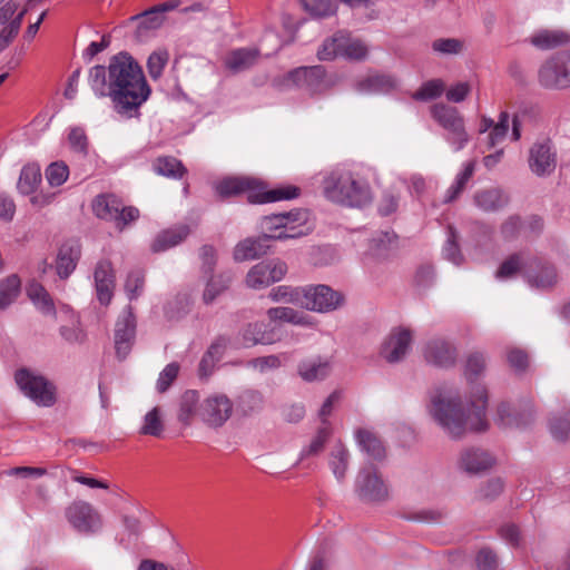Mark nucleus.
Instances as JSON below:
<instances>
[{"label": "nucleus", "mask_w": 570, "mask_h": 570, "mask_svg": "<svg viewBox=\"0 0 570 570\" xmlns=\"http://www.w3.org/2000/svg\"><path fill=\"white\" fill-rule=\"evenodd\" d=\"M485 364V356L480 352H473L466 358L464 375L471 383L466 411L456 396L438 393L431 399L430 415L453 440L462 439L470 432H483L488 429V391L483 384L475 383L484 373Z\"/></svg>", "instance_id": "nucleus-1"}, {"label": "nucleus", "mask_w": 570, "mask_h": 570, "mask_svg": "<svg viewBox=\"0 0 570 570\" xmlns=\"http://www.w3.org/2000/svg\"><path fill=\"white\" fill-rule=\"evenodd\" d=\"M88 80L97 97H109L115 111L129 118L138 114L150 95L142 69L124 52L114 56L108 67L94 66Z\"/></svg>", "instance_id": "nucleus-2"}, {"label": "nucleus", "mask_w": 570, "mask_h": 570, "mask_svg": "<svg viewBox=\"0 0 570 570\" xmlns=\"http://www.w3.org/2000/svg\"><path fill=\"white\" fill-rule=\"evenodd\" d=\"M322 187L327 199L346 207L362 208L373 200L367 179L353 168H333L324 175Z\"/></svg>", "instance_id": "nucleus-3"}, {"label": "nucleus", "mask_w": 570, "mask_h": 570, "mask_svg": "<svg viewBox=\"0 0 570 570\" xmlns=\"http://www.w3.org/2000/svg\"><path fill=\"white\" fill-rule=\"evenodd\" d=\"M216 191L222 197H232L246 193L248 202L253 204L293 199L299 195V189L294 186L266 190L258 180L250 177L225 178L216 185Z\"/></svg>", "instance_id": "nucleus-4"}, {"label": "nucleus", "mask_w": 570, "mask_h": 570, "mask_svg": "<svg viewBox=\"0 0 570 570\" xmlns=\"http://www.w3.org/2000/svg\"><path fill=\"white\" fill-rule=\"evenodd\" d=\"M308 216L307 210L295 209L263 217L264 239H287L307 235L312 229L308 224Z\"/></svg>", "instance_id": "nucleus-5"}, {"label": "nucleus", "mask_w": 570, "mask_h": 570, "mask_svg": "<svg viewBox=\"0 0 570 570\" xmlns=\"http://www.w3.org/2000/svg\"><path fill=\"white\" fill-rule=\"evenodd\" d=\"M94 214L106 222L115 224L118 230H124L127 225L139 218V210L134 206H126L114 194H101L95 197L91 204Z\"/></svg>", "instance_id": "nucleus-6"}, {"label": "nucleus", "mask_w": 570, "mask_h": 570, "mask_svg": "<svg viewBox=\"0 0 570 570\" xmlns=\"http://www.w3.org/2000/svg\"><path fill=\"white\" fill-rule=\"evenodd\" d=\"M20 391L39 406H52L56 401V386L45 376L28 368H20L14 374Z\"/></svg>", "instance_id": "nucleus-7"}, {"label": "nucleus", "mask_w": 570, "mask_h": 570, "mask_svg": "<svg viewBox=\"0 0 570 570\" xmlns=\"http://www.w3.org/2000/svg\"><path fill=\"white\" fill-rule=\"evenodd\" d=\"M354 489L357 497L367 503L383 502L389 498L387 484L372 464H365L360 469Z\"/></svg>", "instance_id": "nucleus-8"}, {"label": "nucleus", "mask_w": 570, "mask_h": 570, "mask_svg": "<svg viewBox=\"0 0 570 570\" xmlns=\"http://www.w3.org/2000/svg\"><path fill=\"white\" fill-rule=\"evenodd\" d=\"M233 413L234 403L226 394L212 393L200 402V421L208 428H222Z\"/></svg>", "instance_id": "nucleus-9"}, {"label": "nucleus", "mask_w": 570, "mask_h": 570, "mask_svg": "<svg viewBox=\"0 0 570 570\" xmlns=\"http://www.w3.org/2000/svg\"><path fill=\"white\" fill-rule=\"evenodd\" d=\"M343 295L327 285H316L303 288L302 306L309 311L327 313L336 309L343 303Z\"/></svg>", "instance_id": "nucleus-10"}, {"label": "nucleus", "mask_w": 570, "mask_h": 570, "mask_svg": "<svg viewBox=\"0 0 570 570\" xmlns=\"http://www.w3.org/2000/svg\"><path fill=\"white\" fill-rule=\"evenodd\" d=\"M286 273V263L279 259L264 261L254 265L248 271L245 283L252 289H262L282 281Z\"/></svg>", "instance_id": "nucleus-11"}, {"label": "nucleus", "mask_w": 570, "mask_h": 570, "mask_svg": "<svg viewBox=\"0 0 570 570\" xmlns=\"http://www.w3.org/2000/svg\"><path fill=\"white\" fill-rule=\"evenodd\" d=\"M529 167L531 171L539 176H550L557 167V151L550 139H541L529 149Z\"/></svg>", "instance_id": "nucleus-12"}, {"label": "nucleus", "mask_w": 570, "mask_h": 570, "mask_svg": "<svg viewBox=\"0 0 570 570\" xmlns=\"http://www.w3.org/2000/svg\"><path fill=\"white\" fill-rule=\"evenodd\" d=\"M68 522L81 533H94L101 528V518L86 501H75L66 509Z\"/></svg>", "instance_id": "nucleus-13"}, {"label": "nucleus", "mask_w": 570, "mask_h": 570, "mask_svg": "<svg viewBox=\"0 0 570 570\" xmlns=\"http://www.w3.org/2000/svg\"><path fill=\"white\" fill-rule=\"evenodd\" d=\"M412 332L406 327H394L383 341L380 355L389 363L402 361L411 350Z\"/></svg>", "instance_id": "nucleus-14"}, {"label": "nucleus", "mask_w": 570, "mask_h": 570, "mask_svg": "<svg viewBox=\"0 0 570 570\" xmlns=\"http://www.w3.org/2000/svg\"><path fill=\"white\" fill-rule=\"evenodd\" d=\"M567 71L561 53H557L540 67L539 82L548 89L570 87V73Z\"/></svg>", "instance_id": "nucleus-15"}, {"label": "nucleus", "mask_w": 570, "mask_h": 570, "mask_svg": "<svg viewBox=\"0 0 570 570\" xmlns=\"http://www.w3.org/2000/svg\"><path fill=\"white\" fill-rule=\"evenodd\" d=\"M136 335V318L128 306L118 318L115 328V348L119 358H125L134 344Z\"/></svg>", "instance_id": "nucleus-16"}, {"label": "nucleus", "mask_w": 570, "mask_h": 570, "mask_svg": "<svg viewBox=\"0 0 570 570\" xmlns=\"http://www.w3.org/2000/svg\"><path fill=\"white\" fill-rule=\"evenodd\" d=\"M286 79L312 95L322 92L326 88L325 69L322 66L296 68L288 72Z\"/></svg>", "instance_id": "nucleus-17"}, {"label": "nucleus", "mask_w": 570, "mask_h": 570, "mask_svg": "<svg viewBox=\"0 0 570 570\" xmlns=\"http://www.w3.org/2000/svg\"><path fill=\"white\" fill-rule=\"evenodd\" d=\"M494 462V458L485 450L465 448L458 456L456 466L460 471L468 474H479L491 469Z\"/></svg>", "instance_id": "nucleus-18"}, {"label": "nucleus", "mask_w": 570, "mask_h": 570, "mask_svg": "<svg viewBox=\"0 0 570 570\" xmlns=\"http://www.w3.org/2000/svg\"><path fill=\"white\" fill-rule=\"evenodd\" d=\"M423 354L428 363L439 367L452 366L456 361V348L442 338L431 340L425 345Z\"/></svg>", "instance_id": "nucleus-19"}, {"label": "nucleus", "mask_w": 570, "mask_h": 570, "mask_svg": "<svg viewBox=\"0 0 570 570\" xmlns=\"http://www.w3.org/2000/svg\"><path fill=\"white\" fill-rule=\"evenodd\" d=\"M94 279L98 301L108 305L111 302L115 288L112 264L107 259L99 261L94 272Z\"/></svg>", "instance_id": "nucleus-20"}, {"label": "nucleus", "mask_w": 570, "mask_h": 570, "mask_svg": "<svg viewBox=\"0 0 570 570\" xmlns=\"http://www.w3.org/2000/svg\"><path fill=\"white\" fill-rule=\"evenodd\" d=\"M242 345L245 347L255 346L258 344L269 345L276 343L279 338L273 328H268L262 322L247 324L240 331Z\"/></svg>", "instance_id": "nucleus-21"}, {"label": "nucleus", "mask_w": 570, "mask_h": 570, "mask_svg": "<svg viewBox=\"0 0 570 570\" xmlns=\"http://www.w3.org/2000/svg\"><path fill=\"white\" fill-rule=\"evenodd\" d=\"M298 375L305 382L326 379L332 372V363L327 358L312 357L303 360L297 367Z\"/></svg>", "instance_id": "nucleus-22"}, {"label": "nucleus", "mask_w": 570, "mask_h": 570, "mask_svg": "<svg viewBox=\"0 0 570 570\" xmlns=\"http://www.w3.org/2000/svg\"><path fill=\"white\" fill-rule=\"evenodd\" d=\"M266 314L269 321L274 323L284 322L311 328L315 327L316 325L312 316L303 312H298L292 307H272L267 311Z\"/></svg>", "instance_id": "nucleus-23"}, {"label": "nucleus", "mask_w": 570, "mask_h": 570, "mask_svg": "<svg viewBox=\"0 0 570 570\" xmlns=\"http://www.w3.org/2000/svg\"><path fill=\"white\" fill-rule=\"evenodd\" d=\"M397 80L391 75H371L356 83L362 94H386L397 88Z\"/></svg>", "instance_id": "nucleus-24"}, {"label": "nucleus", "mask_w": 570, "mask_h": 570, "mask_svg": "<svg viewBox=\"0 0 570 570\" xmlns=\"http://www.w3.org/2000/svg\"><path fill=\"white\" fill-rule=\"evenodd\" d=\"M177 417L185 425H190L196 417L200 420V402L197 391L187 390L183 393L178 403Z\"/></svg>", "instance_id": "nucleus-25"}, {"label": "nucleus", "mask_w": 570, "mask_h": 570, "mask_svg": "<svg viewBox=\"0 0 570 570\" xmlns=\"http://www.w3.org/2000/svg\"><path fill=\"white\" fill-rule=\"evenodd\" d=\"M80 257V246L76 242L63 244L57 257V273L61 278H67L76 268Z\"/></svg>", "instance_id": "nucleus-26"}, {"label": "nucleus", "mask_w": 570, "mask_h": 570, "mask_svg": "<svg viewBox=\"0 0 570 570\" xmlns=\"http://www.w3.org/2000/svg\"><path fill=\"white\" fill-rule=\"evenodd\" d=\"M267 239L264 236L257 238H246L239 242L234 248V258L237 262L256 259L262 255H265L268 249V245L265 244Z\"/></svg>", "instance_id": "nucleus-27"}, {"label": "nucleus", "mask_w": 570, "mask_h": 570, "mask_svg": "<svg viewBox=\"0 0 570 570\" xmlns=\"http://www.w3.org/2000/svg\"><path fill=\"white\" fill-rule=\"evenodd\" d=\"M258 55V50L253 48L235 49L226 55L224 63L233 72H239L252 67L257 61Z\"/></svg>", "instance_id": "nucleus-28"}, {"label": "nucleus", "mask_w": 570, "mask_h": 570, "mask_svg": "<svg viewBox=\"0 0 570 570\" xmlns=\"http://www.w3.org/2000/svg\"><path fill=\"white\" fill-rule=\"evenodd\" d=\"M431 116L445 131L464 124V119L459 110L445 104L433 105L431 107Z\"/></svg>", "instance_id": "nucleus-29"}, {"label": "nucleus", "mask_w": 570, "mask_h": 570, "mask_svg": "<svg viewBox=\"0 0 570 570\" xmlns=\"http://www.w3.org/2000/svg\"><path fill=\"white\" fill-rule=\"evenodd\" d=\"M189 234L187 226H179L160 232L151 244L154 253L165 252L181 243Z\"/></svg>", "instance_id": "nucleus-30"}, {"label": "nucleus", "mask_w": 570, "mask_h": 570, "mask_svg": "<svg viewBox=\"0 0 570 570\" xmlns=\"http://www.w3.org/2000/svg\"><path fill=\"white\" fill-rule=\"evenodd\" d=\"M151 167L157 175L171 179H180L187 173L183 163L173 156L157 157L153 161Z\"/></svg>", "instance_id": "nucleus-31"}, {"label": "nucleus", "mask_w": 570, "mask_h": 570, "mask_svg": "<svg viewBox=\"0 0 570 570\" xmlns=\"http://www.w3.org/2000/svg\"><path fill=\"white\" fill-rule=\"evenodd\" d=\"M42 179L40 166L36 163L22 167L18 179L17 188L22 195L33 194Z\"/></svg>", "instance_id": "nucleus-32"}, {"label": "nucleus", "mask_w": 570, "mask_h": 570, "mask_svg": "<svg viewBox=\"0 0 570 570\" xmlns=\"http://www.w3.org/2000/svg\"><path fill=\"white\" fill-rule=\"evenodd\" d=\"M508 197L498 188L485 189L474 195L475 205L484 212H495L508 204Z\"/></svg>", "instance_id": "nucleus-33"}, {"label": "nucleus", "mask_w": 570, "mask_h": 570, "mask_svg": "<svg viewBox=\"0 0 570 570\" xmlns=\"http://www.w3.org/2000/svg\"><path fill=\"white\" fill-rule=\"evenodd\" d=\"M530 41L534 47L548 50L568 43L570 36L561 30H541L534 33Z\"/></svg>", "instance_id": "nucleus-34"}, {"label": "nucleus", "mask_w": 570, "mask_h": 570, "mask_svg": "<svg viewBox=\"0 0 570 570\" xmlns=\"http://www.w3.org/2000/svg\"><path fill=\"white\" fill-rule=\"evenodd\" d=\"M356 439L364 452L375 460L381 461L385 456V448L382 441L368 430H360L356 433Z\"/></svg>", "instance_id": "nucleus-35"}, {"label": "nucleus", "mask_w": 570, "mask_h": 570, "mask_svg": "<svg viewBox=\"0 0 570 570\" xmlns=\"http://www.w3.org/2000/svg\"><path fill=\"white\" fill-rule=\"evenodd\" d=\"M350 453L347 449L338 443L336 444L330 454V468L338 481L344 480L347 468H348Z\"/></svg>", "instance_id": "nucleus-36"}, {"label": "nucleus", "mask_w": 570, "mask_h": 570, "mask_svg": "<svg viewBox=\"0 0 570 570\" xmlns=\"http://www.w3.org/2000/svg\"><path fill=\"white\" fill-rule=\"evenodd\" d=\"M368 53L367 46L360 39H353L347 33L342 32L340 57L352 60H362Z\"/></svg>", "instance_id": "nucleus-37"}, {"label": "nucleus", "mask_w": 570, "mask_h": 570, "mask_svg": "<svg viewBox=\"0 0 570 570\" xmlns=\"http://www.w3.org/2000/svg\"><path fill=\"white\" fill-rule=\"evenodd\" d=\"M21 282L14 274L0 281V309L11 305L20 294Z\"/></svg>", "instance_id": "nucleus-38"}, {"label": "nucleus", "mask_w": 570, "mask_h": 570, "mask_svg": "<svg viewBox=\"0 0 570 570\" xmlns=\"http://www.w3.org/2000/svg\"><path fill=\"white\" fill-rule=\"evenodd\" d=\"M27 294L32 303L40 309L43 314H55V305L53 302L45 289V287L39 283H31L27 288Z\"/></svg>", "instance_id": "nucleus-39"}, {"label": "nucleus", "mask_w": 570, "mask_h": 570, "mask_svg": "<svg viewBox=\"0 0 570 570\" xmlns=\"http://www.w3.org/2000/svg\"><path fill=\"white\" fill-rule=\"evenodd\" d=\"M475 161L471 160L463 165V169L456 175L454 183L449 187L445 195V202L454 200L465 188L468 181L474 174Z\"/></svg>", "instance_id": "nucleus-40"}, {"label": "nucleus", "mask_w": 570, "mask_h": 570, "mask_svg": "<svg viewBox=\"0 0 570 570\" xmlns=\"http://www.w3.org/2000/svg\"><path fill=\"white\" fill-rule=\"evenodd\" d=\"M232 276L229 274H219L213 276L206 284L203 299L206 304H212L229 286Z\"/></svg>", "instance_id": "nucleus-41"}, {"label": "nucleus", "mask_w": 570, "mask_h": 570, "mask_svg": "<svg viewBox=\"0 0 570 570\" xmlns=\"http://www.w3.org/2000/svg\"><path fill=\"white\" fill-rule=\"evenodd\" d=\"M62 338L70 344H81L86 340V333L81 327L79 317L70 313L69 324L60 327Z\"/></svg>", "instance_id": "nucleus-42"}, {"label": "nucleus", "mask_w": 570, "mask_h": 570, "mask_svg": "<svg viewBox=\"0 0 570 570\" xmlns=\"http://www.w3.org/2000/svg\"><path fill=\"white\" fill-rule=\"evenodd\" d=\"M303 288H292L281 285L271 289L268 297L273 302H283L288 304H299L302 306Z\"/></svg>", "instance_id": "nucleus-43"}, {"label": "nucleus", "mask_w": 570, "mask_h": 570, "mask_svg": "<svg viewBox=\"0 0 570 570\" xmlns=\"http://www.w3.org/2000/svg\"><path fill=\"white\" fill-rule=\"evenodd\" d=\"M445 86L441 79H432L424 82L413 95L417 101H428L439 98L444 92Z\"/></svg>", "instance_id": "nucleus-44"}, {"label": "nucleus", "mask_w": 570, "mask_h": 570, "mask_svg": "<svg viewBox=\"0 0 570 570\" xmlns=\"http://www.w3.org/2000/svg\"><path fill=\"white\" fill-rule=\"evenodd\" d=\"M164 431V423L159 407H154L144 417L140 433L144 435L160 436Z\"/></svg>", "instance_id": "nucleus-45"}, {"label": "nucleus", "mask_w": 570, "mask_h": 570, "mask_svg": "<svg viewBox=\"0 0 570 570\" xmlns=\"http://www.w3.org/2000/svg\"><path fill=\"white\" fill-rule=\"evenodd\" d=\"M525 266L524 258L521 254L509 256L495 273L498 279H508L514 277L518 272Z\"/></svg>", "instance_id": "nucleus-46"}, {"label": "nucleus", "mask_w": 570, "mask_h": 570, "mask_svg": "<svg viewBox=\"0 0 570 570\" xmlns=\"http://www.w3.org/2000/svg\"><path fill=\"white\" fill-rule=\"evenodd\" d=\"M528 283L530 286L540 289L553 286L557 283V273L554 267L542 266L538 274L528 276Z\"/></svg>", "instance_id": "nucleus-47"}, {"label": "nucleus", "mask_w": 570, "mask_h": 570, "mask_svg": "<svg viewBox=\"0 0 570 570\" xmlns=\"http://www.w3.org/2000/svg\"><path fill=\"white\" fill-rule=\"evenodd\" d=\"M28 11V8L22 9L19 13H17V17L7 26L3 27V29L0 32V52L4 50L10 42L14 39V37L18 35L23 17L26 12Z\"/></svg>", "instance_id": "nucleus-48"}, {"label": "nucleus", "mask_w": 570, "mask_h": 570, "mask_svg": "<svg viewBox=\"0 0 570 570\" xmlns=\"http://www.w3.org/2000/svg\"><path fill=\"white\" fill-rule=\"evenodd\" d=\"M69 177V167L63 161H55L46 169V178L51 187H59Z\"/></svg>", "instance_id": "nucleus-49"}, {"label": "nucleus", "mask_w": 570, "mask_h": 570, "mask_svg": "<svg viewBox=\"0 0 570 570\" xmlns=\"http://www.w3.org/2000/svg\"><path fill=\"white\" fill-rule=\"evenodd\" d=\"M168 60L169 53L167 50L163 49L153 52L147 61L149 76L155 80L158 79L163 75Z\"/></svg>", "instance_id": "nucleus-50"}, {"label": "nucleus", "mask_w": 570, "mask_h": 570, "mask_svg": "<svg viewBox=\"0 0 570 570\" xmlns=\"http://www.w3.org/2000/svg\"><path fill=\"white\" fill-rule=\"evenodd\" d=\"M331 433V425H322L318 429L312 442L309 443V445L302 450L301 458L303 459L305 456L315 455L320 453L323 450L324 444L330 438Z\"/></svg>", "instance_id": "nucleus-51"}, {"label": "nucleus", "mask_w": 570, "mask_h": 570, "mask_svg": "<svg viewBox=\"0 0 570 570\" xmlns=\"http://www.w3.org/2000/svg\"><path fill=\"white\" fill-rule=\"evenodd\" d=\"M432 49L440 55H459L464 49V42L455 38H441L433 41Z\"/></svg>", "instance_id": "nucleus-52"}, {"label": "nucleus", "mask_w": 570, "mask_h": 570, "mask_svg": "<svg viewBox=\"0 0 570 570\" xmlns=\"http://www.w3.org/2000/svg\"><path fill=\"white\" fill-rule=\"evenodd\" d=\"M342 32L326 39L317 51L320 60H332L340 57Z\"/></svg>", "instance_id": "nucleus-53"}, {"label": "nucleus", "mask_w": 570, "mask_h": 570, "mask_svg": "<svg viewBox=\"0 0 570 570\" xmlns=\"http://www.w3.org/2000/svg\"><path fill=\"white\" fill-rule=\"evenodd\" d=\"M509 129V115L507 112H501L499 117V121L493 126L490 131L488 138V147L492 148L500 144L507 136Z\"/></svg>", "instance_id": "nucleus-54"}, {"label": "nucleus", "mask_w": 570, "mask_h": 570, "mask_svg": "<svg viewBox=\"0 0 570 570\" xmlns=\"http://www.w3.org/2000/svg\"><path fill=\"white\" fill-rule=\"evenodd\" d=\"M144 283L145 275L141 271H134L128 275L125 284V291L130 301L137 298L141 294Z\"/></svg>", "instance_id": "nucleus-55"}, {"label": "nucleus", "mask_w": 570, "mask_h": 570, "mask_svg": "<svg viewBox=\"0 0 570 570\" xmlns=\"http://www.w3.org/2000/svg\"><path fill=\"white\" fill-rule=\"evenodd\" d=\"M286 360L285 354L282 355H267L262 357H256L249 361V365L259 371L261 373L267 372L269 370L278 368L283 360Z\"/></svg>", "instance_id": "nucleus-56"}, {"label": "nucleus", "mask_w": 570, "mask_h": 570, "mask_svg": "<svg viewBox=\"0 0 570 570\" xmlns=\"http://www.w3.org/2000/svg\"><path fill=\"white\" fill-rule=\"evenodd\" d=\"M445 140L452 146L454 151L463 149L470 140L465 125L463 124L454 129L446 131Z\"/></svg>", "instance_id": "nucleus-57"}, {"label": "nucleus", "mask_w": 570, "mask_h": 570, "mask_svg": "<svg viewBox=\"0 0 570 570\" xmlns=\"http://www.w3.org/2000/svg\"><path fill=\"white\" fill-rule=\"evenodd\" d=\"M68 140L71 149L76 153L87 155L88 153V138L85 130L80 127L71 128L68 135Z\"/></svg>", "instance_id": "nucleus-58"}, {"label": "nucleus", "mask_w": 570, "mask_h": 570, "mask_svg": "<svg viewBox=\"0 0 570 570\" xmlns=\"http://www.w3.org/2000/svg\"><path fill=\"white\" fill-rule=\"evenodd\" d=\"M179 372V366L177 363L168 364L159 374L157 380V390L160 393H164L168 390L171 383L176 380Z\"/></svg>", "instance_id": "nucleus-59"}, {"label": "nucleus", "mask_w": 570, "mask_h": 570, "mask_svg": "<svg viewBox=\"0 0 570 570\" xmlns=\"http://www.w3.org/2000/svg\"><path fill=\"white\" fill-rule=\"evenodd\" d=\"M570 430V412L562 417H554L550 422V431L556 440H566Z\"/></svg>", "instance_id": "nucleus-60"}, {"label": "nucleus", "mask_w": 570, "mask_h": 570, "mask_svg": "<svg viewBox=\"0 0 570 570\" xmlns=\"http://www.w3.org/2000/svg\"><path fill=\"white\" fill-rule=\"evenodd\" d=\"M509 365L517 372L524 371L529 365L528 354L520 348H510L507 353Z\"/></svg>", "instance_id": "nucleus-61"}, {"label": "nucleus", "mask_w": 570, "mask_h": 570, "mask_svg": "<svg viewBox=\"0 0 570 570\" xmlns=\"http://www.w3.org/2000/svg\"><path fill=\"white\" fill-rule=\"evenodd\" d=\"M444 256L446 259L452 262L455 265H460L462 261V256L460 254L459 246L455 242V233L452 227L449 228V238L443 249Z\"/></svg>", "instance_id": "nucleus-62"}, {"label": "nucleus", "mask_w": 570, "mask_h": 570, "mask_svg": "<svg viewBox=\"0 0 570 570\" xmlns=\"http://www.w3.org/2000/svg\"><path fill=\"white\" fill-rule=\"evenodd\" d=\"M478 570H497L498 559L490 549H481L476 556Z\"/></svg>", "instance_id": "nucleus-63"}, {"label": "nucleus", "mask_w": 570, "mask_h": 570, "mask_svg": "<svg viewBox=\"0 0 570 570\" xmlns=\"http://www.w3.org/2000/svg\"><path fill=\"white\" fill-rule=\"evenodd\" d=\"M471 91V87L468 82H459L446 91V99L452 102L463 101Z\"/></svg>", "instance_id": "nucleus-64"}]
</instances>
